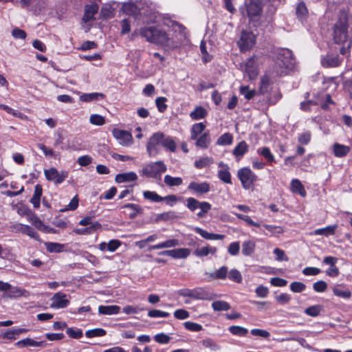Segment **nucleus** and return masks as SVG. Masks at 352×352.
Instances as JSON below:
<instances>
[{"instance_id": "obj_43", "label": "nucleus", "mask_w": 352, "mask_h": 352, "mask_svg": "<svg viewBox=\"0 0 352 352\" xmlns=\"http://www.w3.org/2000/svg\"><path fill=\"white\" fill-rule=\"evenodd\" d=\"M177 218V215L174 211L165 212L157 215L155 218V222L159 221H168L170 220H174Z\"/></svg>"}, {"instance_id": "obj_63", "label": "nucleus", "mask_w": 352, "mask_h": 352, "mask_svg": "<svg viewBox=\"0 0 352 352\" xmlns=\"http://www.w3.org/2000/svg\"><path fill=\"white\" fill-rule=\"evenodd\" d=\"M201 344L206 347L209 348L212 351H217L220 349V346L216 344V342L211 338H206L201 341Z\"/></svg>"}, {"instance_id": "obj_8", "label": "nucleus", "mask_w": 352, "mask_h": 352, "mask_svg": "<svg viewBox=\"0 0 352 352\" xmlns=\"http://www.w3.org/2000/svg\"><path fill=\"white\" fill-rule=\"evenodd\" d=\"M44 174L47 180L53 182L54 184L58 185L62 184L68 177L69 172L65 170L59 172L56 168L52 167L49 169H45Z\"/></svg>"}, {"instance_id": "obj_49", "label": "nucleus", "mask_w": 352, "mask_h": 352, "mask_svg": "<svg viewBox=\"0 0 352 352\" xmlns=\"http://www.w3.org/2000/svg\"><path fill=\"white\" fill-rule=\"evenodd\" d=\"M143 197L145 199L150 200L153 202L158 203L162 201V197L159 195L155 191L146 190L143 192Z\"/></svg>"}, {"instance_id": "obj_29", "label": "nucleus", "mask_w": 352, "mask_h": 352, "mask_svg": "<svg viewBox=\"0 0 352 352\" xmlns=\"http://www.w3.org/2000/svg\"><path fill=\"white\" fill-rule=\"evenodd\" d=\"M43 193V188L41 185L36 184L34 187V192L32 197L30 199V203L33 205L34 208H38L41 204V198Z\"/></svg>"}, {"instance_id": "obj_32", "label": "nucleus", "mask_w": 352, "mask_h": 352, "mask_svg": "<svg viewBox=\"0 0 352 352\" xmlns=\"http://www.w3.org/2000/svg\"><path fill=\"white\" fill-rule=\"evenodd\" d=\"M248 151V145L245 141L240 142L233 149L232 154L236 157L241 158Z\"/></svg>"}, {"instance_id": "obj_55", "label": "nucleus", "mask_w": 352, "mask_h": 352, "mask_svg": "<svg viewBox=\"0 0 352 352\" xmlns=\"http://www.w3.org/2000/svg\"><path fill=\"white\" fill-rule=\"evenodd\" d=\"M107 334V331L102 328H96L88 330L85 332V336L89 338L102 337Z\"/></svg>"}, {"instance_id": "obj_30", "label": "nucleus", "mask_w": 352, "mask_h": 352, "mask_svg": "<svg viewBox=\"0 0 352 352\" xmlns=\"http://www.w3.org/2000/svg\"><path fill=\"white\" fill-rule=\"evenodd\" d=\"M162 147L166 151L174 153L177 149V144L171 136H167L163 133Z\"/></svg>"}, {"instance_id": "obj_19", "label": "nucleus", "mask_w": 352, "mask_h": 352, "mask_svg": "<svg viewBox=\"0 0 352 352\" xmlns=\"http://www.w3.org/2000/svg\"><path fill=\"white\" fill-rule=\"evenodd\" d=\"M4 295L9 298H18L20 297H28L29 296L30 293L22 287L10 285V288L8 292Z\"/></svg>"}, {"instance_id": "obj_1", "label": "nucleus", "mask_w": 352, "mask_h": 352, "mask_svg": "<svg viewBox=\"0 0 352 352\" xmlns=\"http://www.w3.org/2000/svg\"><path fill=\"white\" fill-rule=\"evenodd\" d=\"M348 29L349 14L345 10H341L333 26V40L336 45L334 47H339V53L347 58L350 56L352 47V36L349 34Z\"/></svg>"}, {"instance_id": "obj_3", "label": "nucleus", "mask_w": 352, "mask_h": 352, "mask_svg": "<svg viewBox=\"0 0 352 352\" xmlns=\"http://www.w3.org/2000/svg\"><path fill=\"white\" fill-rule=\"evenodd\" d=\"M274 70L278 76H285L289 71L293 70L296 59L292 52L286 48L278 49L275 53Z\"/></svg>"}, {"instance_id": "obj_64", "label": "nucleus", "mask_w": 352, "mask_h": 352, "mask_svg": "<svg viewBox=\"0 0 352 352\" xmlns=\"http://www.w3.org/2000/svg\"><path fill=\"white\" fill-rule=\"evenodd\" d=\"M89 121L94 125L102 126L105 123V118L99 114H92L90 116Z\"/></svg>"}, {"instance_id": "obj_37", "label": "nucleus", "mask_w": 352, "mask_h": 352, "mask_svg": "<svg viewBox=\"0 0 352 352\" xmlns=\"http://www.w3.org/2000/svg\"><path fill=\"white\" fill-rule=\"evenodd\" d=\"M196 146L201 148H207L210 143V138L208 132H205L196 139Z\"/></svg>"}, {"instance_id": "obj_18", "label": "nucleus", "mask_w": 352, "mask_h": 352, "mask_svg": "<svg viewBox=\"0 0 352 352\" xmlns=\"http://www.w3.org/2000/svg\"><path fill=\"white\" fill-rule=\"evenodd\" d=\"M14 228L16 231L27 234L36 241H40L38 233L31 226L18 223L16 224Z\"/></svg>"}, {"instance_id": "obj_7", "label": "nucleus", "mask_w": 352, "mask_h": 352, "mask_svg": "<svg viewBox=\"0 0 352 352\" xmlns=\"http://www.w3.org/2000/svg\"><path fill=\"white\" fill-rule=\"evenodd\" d=\"M237 176L241 182L243 188L250 189L257 180V176L248 167L240 168Z\"/></svg>"}, {"instance_id": "obj_41", "label": "nucleus", "mask_w": 352, "mask_h": 352, "mask_svg": "<svg viewBox=\"0 0 352 352\" xmlns=\"http://www.w3.org/2000/svg\"><path fill=\"white\" fill-rule=\"evenodd\" d=\"M206 129V125L202 122L194 124L190 130L191 139L196 140L199 135L201 134Z\"/></svg>"}, {"instance_id": "obj_23", "label": "nucleus", "mask_w": 352, "mask_h": 352, "mask_svg": "<svg viewBox=\"0 0 352 352\" xmlns=\"http://www.w3.org/2000/svg\"><path fill=\"white\" fill-rule=\"evenodd\" d=\"M99 6L97 3H92L86 5L85 7V12L82 20L85 22H88L94 19V15L98 12Z\"/></svg>"}, {"instance_id": "obj_6", "label": "nucleus", "mask_w": 352, "mask_h": 352, "mask_svg": "<svg viewBox=\"0 0 352 352\" xmlns=\"http://www.w3.org/2000/svg\"><path fill=\"white\" fill-rule=\"evenodd\" d=\"M162 132L154 133L148 139L146 144V151L149 157H155L160 153L162 146Z\"/></svg>"}, {"instance_id": "obj_21", "label": "nucleus", "mask_w": 352, "mask_h": 352, "mask_svg": "<svg viewBox=\"0 0 352 352\" xmlns=\"http://www.w3.org/2000/svg\"><path fill=\"white\" fill-rule=\"evenodd\" d=\"M140 8H141L132 1L123 3L122 6V9L126 14L134 16L136 19L138 16Z\"/></svg>"}, {"instance_id": "obj_10", "label": "nucleus", "mask_w": 352, "mask_h": 352, "mask_svg": "<svg viewBox=\"0 0 352 352\" xmlns=\"http://www.w3.org/2000/svg\"><path fill=\"white\" fill-rule=\"evenodd\" d=\"M47 1V0H20V3L22 8L38 14L45 9Z\"/></svg>"}, {"instance_id": "obj_46", "label": "nucleus", "mask_w": 352, "mask_h": 352, "mask_svg": "<svg viewBox=\"0 0 352 352\" xmlns=\"http://www.w3.org/2000/svg\"><path fill=\"white\" fill-rule=\"evenodd\" d=\"M333 293L335 296L344 299H349L351 297V292L349 289H342L340 286L334 287Z\"/></svg>"}, {"instance_id": "obj_61", "label": "nucleus", "mask_w": 352, "mask_h": 352, "mask_svg": "<svg viewBox=\"0 0 352 352\" xmlns=\"http://www.w3.org/2000/svg\"><path fill=\"white\" fill-rule=\"evenodd\" d=\"M228 276L230 280L237 283H240L243 279L240 272L236 269L231 270L229 273H228Z\"/></svg>"}, {"instance_id": "obj_27", "label": "nucleus", "mask_w": 352, "mask_h": 352, "mask_svg": "<svg viewBox=\"0 0 352 352\" xmlns=\"http://www.w3.org/2000/svg\"><path fill=\"white\" fill-rule=\"evenodd\" d=\"M138 175L135 172H128L118 174L116 176L115 181L118 183L129 182L137 180Z\"/></svg>"}, {"instance_id": "obj_24", "label": "nucleus", "mask_w": 352, "mask_h": 352, "mask_svg": "<svg viewBox=\"0 0 352 352\" xmlns=\"http://www.w3.org/2000/svg\"><path fill=\"white\" fill-rule=\"evenodd\" d=\"M179 245V241L176 239H168L156 245H150L148 250H159L163 248H173Z\"/></svg>"}, {"instance_id": "obj_57", "label": "nucleus", "mask_w": 352, "mask_h": 352, "mask_svg": "<svg viewBox=\"0 0 352 352\" xmlns=\"http://www.w3.org/2000/svg\"><path fill=\"white\" fill-rule=\"evenodd\" d=\"M66 333L69 338L73 339H79L83 335L82 331L81 329L72 327L67 328L66 329Z\"/></svg>"}, {"instance_id": "obj_50", "label": "nucleus", "mask_w": 352, "mask_h": 352, "mask_svg": "<svg viewBox=\"0 0 352 352\" xmlns=\"http://www.w3.org/2000/svg\"><path fill=\"white\" fill-rule=\"evenodd\" d=\"M233 142L232 135L230 133H225L221 135L217 141V144L221 146L230 145Z\"/></svg>"}, {"instance_id": "obj_48", "label": "nucleus", "mask_w": 352, "mask_h": 352, "mask_svg": "<svg viewBox=\"0 0 352 352\" xmlns=\"http://www.w3.org/2000/svg\"><path fill=\"white\" fill-rule=\"evenodd\" d=\"M296 13L297 17L300 20L305 19L307 17V16L308 14V10H307V6L304 2H302V1L300 2L297 5V7L296 9Z\"/></svg>"}, {"instance_id": "obj_51", "label": "nucleus", "mask_w": 352, "mask_h": 352, "mask_svg": "<svg viewBox=\"0 0 352 352\" xmlns=\"http://www.w3.org/2000/svg\"><path fill=\"white\" fill-rule=\"evenodd\" d=\"M239 93L248 100L252 99L257 94L254 89H250L249 86H241L239 89Z\"/></svg>"}, {"instance_id": "obj_59", "label": "nucleus", "mask_w": 352, "mask_h": 352, "mask_svg": "<svg viewBox=\"0 0 352 352\" xmlns=\"http://www.w3.org/2000/svg\"><path fill=\"white\" fill-rule=\"evenodd\" d=\"M167 101V98L165 97H157L155 99V104L157 108V110L160 113H164L167 109V104H166V102Z\"/></svg>"}, {"instance_id": "obj_2", "label": "nucleus", "mask_w": 352, "mask_h": 352, "mask_svg": "<svg viewBox=\"0 0 352 352\" xmlns=\"http://www.w3.org/2000/svg\"><path fill=\"white\" fill-rule=\"evenodd\" d=\"M140 34L148 42L159 45L166 50H174L179 47V43L170 38L165 30L155 26L141 28Z\"/></svg>"}, {"instance_id": "obj_22", "label": "nucleus", "mask_w": 352, "mask_h": 352, "mask_svg": "<svg viewBox=\"0 0 352 352\" xmlns=\"http://www.w3.org/2000/svg\"><path fill=\"white\" fill-rule=\"evenodd\" d=\"M122 208L129 210L128 216L131 219H133L138 214H142L144 213V209L138 204H126L123 205Z\"/></svg>"}, {"instance_id": "obj_53", "label": "nucleus", "mask_w": 352, "mask_h": 352, "mask_svg": "<svg viewBox=\"0 0 352 352\" xmlns=\"http://www.w3.org/2000/svg\"><path fill=\"white\" fill-rule=\"evenodd\" d=\"M257 153L262 155L269 163L274 162V156L268 147H263L257 150Z\"/></svg>"}, {"instance_id": "obj_54", "label": "nucleus", "mask_w": 352, "mask_h": 352, "mask_svg": "<svg viewBox=\"0 0 352 352\" xmlns=\"http://www.w3.org/2000/svg\"><path fill=\"white\" fill-rule=\"evenodd\" d=\"M45 246L49 252L59 253L64 250V245L58 243L48 242L45 243Z\"/></svg>"}, {"instance_id": "obj_58", "label": "nucleus", "mask_w": 352, "mask_h": 352, "mask_svg": "<svg viewBox=\"0 0 352 352\" xmlns=\"http://www.w3.org/2000/svg\"><path fill=\"white\" fill-rule=\"evenodd\" d=\"M184 327L188 331L192 332H199L203 330V327L196 322L187 321L184 323Z\"/></svg>"}, {"instance_id": "obj_4", "label": "nucleus", "mask_w": 352, "mask_h": 352, "mask_svg": "<svg viewBox=\"0 0 352 352\" xmlns=\"http://www.w3.org/2000/svg\"><path fill=\"white\" fill-rule=\"evenodd\" d=\"M339 47L330 46L329 51L320 56V64L324 68L339 67L344 61V57L340 53L338 54Z\"/></svg>"}, {"instance_id": "obj_38", "label": "nucleus", "mask_w": 352, "mask_h": 352, "mask_svg": "<svg viewBox=\"0 0 352 352\" xmlns=\"http://www.w3.org/2000/svg\"><path fill=\"white\" fill-rule=\"evenodd\" d=\"M228 268L226 266H222L215 272L210 274V277L212 279L225 280L228 276Z\"/></svg>"}, {"instance_id": "obj_44", "label": "nucleus", "mask_w": 352, "mask_h": 352, "mask_svg": "<svg viewBox=\"0 0 352 352\" xmlns=\"http://www.w3.org/2000/svg\"><path fill=\"white\" fill-rule=\"evenodd\" d=\"M212 307L215 311H228L230 309V305L224 300H216L212 303Z\"/></svg>"}, {"instance_id": "obj_9", "label": "nucleus", "mask_w": 352, "mask_h": 352, "mask_svg": "<svg viewBox=\"0 0 352 352\" xmlns=\"http://www.w3.org/2000/svg\"><path fill=\"white\" fill-rule=\"evenodd\" d=\"M255 42V36L252 32L243 30L241 32V38L238 41V45L241 52H245L252 49Z\"/></svg>"}, {"instance_id": "obj_12", "label": "nucleus", "mask_w": 352, "mask_h": 352, "mask_svg": "<svg viewBox=\"0 0 352 352\" xmlns=\"http://www.w3.org/2000/svg\"><path fill=\"white\" fill-rule=\"evenodd\" d=\"M247 15L250 18L259 16L262 12L261 0H247L245 3Z\"/></svg>"}, {"instance_id": "obj_42", "label": "nucleus", "mask_w": 352, "mask_h": 352, "mask_svg": "<svg viewBox=\"0 0 352 352\" xmlns=\"http://www.w3.org/2000/svg\"><path fill=\"white\" fill-rule=\"evenodd\" d=\"M337 227V225H333L327 226L325 228H319L314 231V234L316 235H324L325 236H329L335 234Z\"/></svg>"}, {"instance_id": "obj_52", "label": "nucleus", "mask_w": 352, "mask_h": 352, "mask_svg": "<svg viewBox=\"0 0 352 352\" xmlns=\"http://www.w3.org/2000/svg\"><path fill=\"white\" fill-rule=\"evenodd\" d=\"M228 330L232 335L241 337L245 336L248 333V329L240 326H230Z\"/></svg>"}, {"instance_id": "obj_35", "label": "nucleus", "mask_w": 352, "mask_h": 352, "mask_svg": "<svg viewBox=\"0 0 352 352\" xmlns=\"http://www.w3.org/2000/svg\"><path fill=\"white\" fill-rule=\"evenodd\" d=\"M207 116V111L201 106H197L190 113V117L193 120H198L204 118Z\"/></svg>"}, {"instance_id": "obj_20", "label": "nucleus", "mask_w": 352, "mask_h": 352, "mask_svg": "<svg viewBox=\"0 0 352 352\" xmlns=\"http://www.w3.org/2000/svg\"><path fill=\"white\" fill-rule=\"evenodd\" d=\"M15 345L18 347L34 346V347H45L47 342L45 340L36 341L32 338H25L16 342Z\"/></svg>"}, {"instance_id": "obj_25", "label": "nucleus", "mask_w": 352, "mask_h": 352, "mask_svg": "<svg viewBox=\"0 0 352 352\" xmlns=\"http://www.w3.org/2000/svg\"><path fill=\"white\" fill-rule=\"evenodd\" d=\"M351 151V148L349 146L341 144L339 143H335L333 145V152L337 157H344L346 156Z\"/></svg>"}, {"instance_id": "obj_5", "label": "nucleus", "mask_w": 352, "mask_h": 352, "mask_svg": "<svg viewBox=\"0 0 352 352\" xmlns=\"http://www.w3.org/2000/svg\"><path fill=\"white\" fill-rule=\"evenodd\" d=\"M167 170L166 164L162 161L151 162L144 166L142 170V175L149 178L156 179Z\"/></svg>"}, {"instance_id": "obj_15", "label": "nucleus", "mask_w": 352, "mask_h": 352, "mask_svg": "<svg viewBox=\"0 0 352 352\" xmlns=\"http://www.w3.org/2000/svg\"><path fill=\"white\" fill-rule=\"evenodd\" d=\"M217 296L209 292L204 287H196L192 289V298L195 300H210L214 299Z\"/></svg>"}, {"instance_id": "obj_36", "label": "nucleus", "mask_w": 352, "mask_h": 352, "mask_svg": "<svg viewBox=\"0 0 352 352\" xmlns=\"http://www.w3.org/2000/svg\"><path fill=\"white\" fill-rule=\"evenodd\" d=\"M270 78L267 75L262 76L260 81L258 93L262 95L267 93L270 91Z\"/></svg>"}, {"instance_id": "obj_31", "label": "nucleus", "mask_w": 352, "mask_h": 352, "mask_svg": "<svg viewBox=\"0 0 352 352\" xmlns=\"http://www.w3.org/2000/svg\"><path fill=\"white\" fill-rule=\"evenodd\" d=\"M120 307L118 305H100L98 307V313L102 315L118 314Z\"/></svg>"}, {"instance_id": "obj_14", "label": "nucleus", "mask_w": 352, "mask_h": 352, "mask_svg": "<svg viewBox=\"0 0 352 352\" xmlns=\"http://www.w3.org/2000/svg\"><path fill=\"white\" fill-rule=\"evenodd\" d=\"M112 133L113 137L123 146H129L133 142V137L130 132L119 129H114L112 131Z\"/></svg>"}, {"instance_id": "obj_47", "label": "nucleus", "mask_w": 352, "mask_h": 352, "mask_svg": "<svg viewBox=\"0 0 352 352\" xmlns=\"http://www.w3.org/2000/svg\"><path fill=\"white\" fill-rule=\"evenodd\" d=\"M213 163V160L209 157H201L194 163L197 168L201 169L210 166Z\"/></svg>"}, {"instance_id": "obj_60", "label": "nucleus", "mask_w": 352, "mask_h": 352, "mask_svg": "<svg viewBox=\"0 0 352 352\" xmlns=\"http://www.w3.org/2000/svg\"><path fill=\"white\" fill-rule=\"evenodd\" d=\"M200 201L193 197H189L186 199V207L191 211L195 212L201 205Z\"/></svg>"}, {"instance_id": "obj_13", "label": "nucleus", "mask_w": 352, "mask_h": 352, "mask_svg": "<svg viewBox=\"0 0 352 352\" xmlns=\"http://www.w3.org/2000/svg\"><path fill=\"white\" fill-rule=\"evenodd\" d=\"M187 189L197 195H205L210 190V184L207 182L201 183L191 182L188 184Z\"/></svg>"}, {"instance_id": "obj_62", "label": "nucleus", "mask_w": 352, "mask_h": 352, "mask_svg": "<svg viewBox=\"0 0 352 352\" xmlns=\"http://www.w3.org/2000/svg\"><path fill=\"white\" fill-rule=\"evenodd\" d=\"M291 291L294 293H300L305 290L306 285L302 282L294 281L289 285Z\"/></svg>"}, {"instance_id": "obj_16", "label": "nucleus", "mask_w": 352, "mask_h": 352, "mask_svg": "<svg viewBox=\"0 0 352 352\" xmlns=\"http://www.w3.org/2000/svg\"><path fill=\"white\" fill-rule=\"evenodd\" d=\"M190 254V250L188 248H178L170 250H164L158 253L162 256H169L173 258H186Z\"/></svg>"}, {"instance_id": "obj_26", "label": "nucleus", "mask_w": 352, "mask_h": 352, "mask_svg": "<svg viewBox=\"0 0 352 352\" xmlns=\"http://www.w3.org/2000/svg\"><path fill=\"white\" fill-rule=\"evenodd\" d=\"M290 190L293 193L298 194L305 197L307 195L304 186L298 179H293L290 184Z\"/></svg>"}, {"instance_id": "obj_45", "label": "nucleus", "mask_w": 352, "mask_h": 352, "mask_svg": "<svg viewBox=\"0 0 352 352\" xmlns=\"http://www.w3.org/2000/svg\"><path fill=\"white\" fill-rule=\"evenodd\" d=\"M164 183L168 186H179L182 184L183 180L179 177H173L169 175L164 176Z\"/></svg>"}, {"instance_id": "obj_17", "label": "nucleus", "mask_w": 352, "mask_h": 352, "mask_svg": "<svg viewBox=\"0 0 352 352\" xmlns=\"http://www.w3.org/2000/svg\"><path fill=\"white\" fill-rule=\"evenodd\" d=\"M67 295L63 292L56 293L52 298L51 307L56 309H62L67 307L69 304V300L66 298Z\"/></svg>"}, {"instance_id": "obj_34", "label": "nucleus", "mask_w": 352, "mask_h": 352, "mask_svg": "<svg viewBox=\"0 0 352 352\" xmlns=\"http://www.w3.org/2000/svg\"><path fill=\"white\" fill-rule=\"evenodd\" d=\"M256 243L253 241H245L242 243V254L244 256H251L255 250Z\"/></svg>"}, {"instance_id": "obj_11", "label": "nucleus", "mask_w": 352, "mask_h": 352, "mask_svg": "<svg viewBox=\"0 0 352 352\" xmlns=\"http://www.w3.org/2000/svg\"><path fill=\"white\" fill-rule=\"evenodd\" d=\"M157 12L149 6H143L140 8L137 19L142 23L151 24L156 21Z\"/></svg>"}, {"instance_id": "obj_39", "label": "nucleus", "mask_w": 352, "mask_h": 352, "mask_svg": "<svg viewBox=\"0 0 352 352\" xmlns=\"http://www.w3.org/2000/svg\"><path fill=\"white\" fill-rule=\"evenodd\" d=\"M323 311V306L321 305H315L310 307H307L304 313L311 317H317L320 313Z\"/></svg>"}, {"instance_id": "obj_33", "label": "nucleus", "mask_w": 352, "mask_h": 352, "mask_svg": "<svg viewBox=\"0 0 352 352\" xmlns=\"http://www.w3.org/2000/svg\"><path fill=\"white\" fill-rule=\"evenodd\" d=\"M104 97L105 96L102 93H89L82 94L80 96V100L82 102H90L104 99Z\"/></svg>"}, {"instance_id": "obj_28", "label": "nucleus", "mask_w": 352, "mask_h": 352, "mask_svg": "<svg viewBox=\"0 0 352 352\" xmlns=\"http://www.w3.org/2000/svg\"><path fill=\"white\" fill-rule=\"evenodd\" d=\"M245 70L248 74L250 79L253 80L257 76L258 72L255 66L254 58L251 57L248 60L245 66Z\"/></svg>"}, {"instance_id": "obj_56", "label": "nucleus", "mask_w": 352, "mask_h": 352, "mask_svg": "<svg viewBox=\"0 0 352 352\" xmlns=\"http://www.w3.org/2000/svg\"><path fill=\"white\" fill-rule=\"evenodd\" d=\"M199 208L200 209V211L197 214V215L199 218H204L206 217V214L208 211L211 210L212 206L207 201H201Z\"/></svg>"}, {"instance_id": "obj_40", "label": "nucleus", "mask_w": 352, "mask_h": 352, "mask_svg": "<svg viewBox=\"0 0 352 352\" xmlns=\"http://www.w3.org/2000/svg\"><path fill=\"white\" fill-rule=\"evenodd\" d=\"M218 177L220 180L226 184H232L231 175L229 171L228 166H225V168L218 170Z\"/></svg>"}]
</instances>
